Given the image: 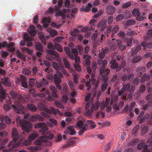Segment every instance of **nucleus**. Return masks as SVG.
Masks as SVG:
<instances>
[{
  "instance_id": "obj_1",
  "label": "nucleus",
  "mask_w": 152,
  "mask_h": 152,
  "mask_svg": "<svg viewBox=\"0 0 152 152\" xmlns=\"http://www.w3.org/2000/svg\"><path fill=\"white\" fill-rule=\"evenodd\" d=\"M16 121L17 124L21 126L23 130L21 133L20 137L21 139H24L27 134L29 133L32 126L30 122L25 120H21L19 116L16 117Z\"/></svg>"
},
{
  "instance_id": "obj_2",
  "label": "nucleus",
  "mask_w": 152,
  "mask_h": 152,
  "mask_svg": "<svg viewBox=\"0 0 152 152\" xmlns=\"http://www.w3.org/2000/svg\"><path fill=\"white\" fill-rule=\"evenodd\" d=\"M34 127L36 129H40L39 132L42 135V138L51 140L54 137V135L48 131L46 125L43 122H39L35 124Z\"/></svg>"
},
{
  "instance_id": "obj_3",
  "label": "nucleus",
  "mask_w": 152,
  "mask_h": 152,
  "mask_svg": "<svg viewBox=\"0 0 152 152\" xmlns=\"http://www.w3.org/2000/svg\"><path fill=\"white\" fill-rule=\"evenodd\" d=\"M12 137L13 141H11L7 145V147L13 148H15L18 147L20 145H22V141H19L18 142H16L17 141L19 138V136L17 129L15 128L12 129Z\"/></svg>"
},
{
  "instance_id": "obj_4",
  "label": "nucleus",
  "mask_w": 152,
  "mask_h": 152,
  "mask_svg": "<svg viewBox=\"0 0 152 152\" xmlns=\"http://www.w3.org/2000/svg\"><path fill=\"white\" fill-rule=\"evenodd\" d=\"M24 99L22 96L20 95L19 97L15 101L14 104L12 105V107L15 112L18 114H23L24 112L23 110L24 107L21 103V102H23Z\"/></svg>"
},
{
  "instance_id": "obj_5",
  "label": "nucleus",
  "mask_w": 152,
  "mask_h": 152,
  "mask_svg": "<svg viewBox=\"0 0 152 152\" xmlns=\"http://www.w3.org/2000/svg\"><path fill=\"white\" fill-rule=\"evenodd\" d=\"M86 124L84 123L82 121H79L77 124V126L78 128L81 129L79 132V134L82 135L85 131L87 130L88 125H91L93 124L94 122L91 120H88L86 121Z\"/></svg>"
},
{
  "instance_id": "obj_6",
  "label": "nucleus",
  "mask_w": 152,
  "mask_h": 152,
  "mask_svg": "<svg viewBox=\"0 0 152 152\" xmlns=\"http://www.w3.org/2000/svg\"><path fill=\"white\" fill-rule=\"evenodd\" d=\"M149 140L147 141V144L145 143L138 144L137 146L138 150H142V152H150L152 151V142H148Z\"/></svg>"
},
{
  "instance_id": "obj_7",
  "label": "nucleus",
  "mask_w": 152,
  "mask_h": 152,
  "mask_svg": "<svg viewBox=\"0 0 152 152\" xmlns=\"http://www.w3.org/2000/svg\"><path fill=\"white\" fill-rule=\"evenodd\" d=\"M54 76L53 80L55 83H61V79L63 78V74L60 71H56V73L54 74Z\"/></svg>"
},
{
  "instance_id": "obj_8",
  "label": "nucleus",
  "mask_w": 152,
  "mask_h": 152,
  "mask_svg": "<svg viewBox=\"0 0 152 152\" xmlns=\"http://www.w3.org/2000/svg\"><path fill=\"white\" fill-rule=\"evenodd\" d=\"M110 64V67L111 69H115V71L117 72L121 70L120 67L118 66V64L116 60L115 59L112 60L109 63Z\"/></svg>"
},
{
  "instance_id": "obj_9",
  "label": "nucleus",
  "mask_w": 152,
  "mask_h": 152,
  "mask_svg": "<svg viewBox=\"0 0 152 152\" xmlns=\"http://www.w3.org/2000/svg\"><path fill=\"white\" fill-rule=\"evenodd\" d=\"M122 88L125 91H128L132 94L134 91L135 87L133 85L130 86L129 84H123Z\"/></svg>"
},
{
  "instance_id": "obj_10",
  "label": "nucleus",
  "mask_w": 152,
  "mask_h": 152,
  "mask_svg": "<svg viewBox=\"0 0 152 152\" xmlns=\"http://www.w3.org/2000/svg\"><path fill=\"white\" fill-rule=\"evenodd\" d=\"M0 140V145H1L0 146V151L3 150L4 152H10L11 151H12V148H10L7 150L4 149V146H3V145H5L7 142L8 139H6L3 140L1 141Z\"/></svg>"
},
{
  "instance_id": "obj_11",
  "label": "nucleus",
  "mask_w": 152,
  "mask_h": 152,
  "mask_svg": "<svg viewBox=\"0 0 152 152\" xmlns=\"http://www.w3.org/2000/svg\"><path fill=\"white\" fill-rule=\"evenodd\" d=\"M47 53L49 54L55 56L57 61L58 62L61 61V58L59 57V54L53 50H48L47 51Z\"/></svg>"
},
{
  "instance_id": "obj_12",
  "label": "nucleus",
  "mask_w": 152,
  "mask_h": 152,
  "mask_svg": "<svg viewBox=\"0 0 152 152\" xmlns=\"http://www.w3.org/2000/svg\"><path fill=\"white\" fill-rule=\"evenodd\" d=\"M146 67L145 66L142 67H139L136 69V72L137 73V76L139 77H141L142 75V73L145 72Z\"/></svg>"
},
{
  "instance_id": "obj_13",
  "label": "nucleus",
  "mask_w": 152,
  "mask_h": 152,
  "mask_svg": "<svg viewBox=\"0 0 152 152\" xmlns=\"http://www.w3.org/2000/svg\"><path fill=\"white\" fill-rule=\"evenodd\" d=\"M91 56L88 54H84L83 57V58L85 60V63L86 65L89 66L90 65V60L91 58Z\"/></svg>"
},
{
  "instance_id": "obj_14",
  "label": "nucleus",
  "mask_w": 152,
  "mask_h": 152,
  "mask_svg": "<svg viewBox=\"0 0 152 152\" xmlns=\"http://www.w3.org/2000/svg\"><path fill=\"white\" fill-rule=\"evenodd\" d=\"M21 79L20 80V83L22 87L28 88V86L27 83V80L25 76L21 77Z\"/></svg>"
},
{
  "instance_id": "obj_15",
  "label": "nucleus",
  "mask_w": 152,
  "mask_h": 152,
  "mask_svg": "<svg viewBox=\"0 0 152 152\" xmlns=\"http://www.w3.org/2000/svg\"><path fill=\"white\" fill-rule=\"evenodd\" d=\"M36 115H31L28 113L25 114L24 118L26 119H28L29 121H33L36 120Z\"/></svg>"
},
{
  "instance_id": "obj_16",
  "label": "nucleus",
  "mask_w": 152,
  "mask_h": 152,
  "mask_svg": "<svg viewBox=\"0 0 152 152\" xmlns=\"http://www.w3.org/2000/svg\"><path fill=\"white\" fill-rule=\"evenodd\" d=\"M75 143V142L73 138H70L66 142V144L64 145L62 148H66L70 147L72 145H74Z\"/></svg>"
},
{
  "instance_id": "obj_17",
  "label": "nucleus",
  "mask_w": 152,
  "mask_h": 152,
  "mask_svg": "<svg viewBox=\"0 0 152 152\" xmlns=\"http://www.w3.org/2000/svg\"><path fill=\"white\" fill-rule=\"evenodd\" d=\"M125 91L122 88L121 90H118V94L119 96H121V98L123 100H125L126 98V96L127 95V93H125Z\"/></svg>"
},
{
  "instance_id": "obj_18",
  "label": "nucleus",
  "mask_w": 152,
  "mask_h": 152,
  "mask_svg": "<svg viewBox=\"0 0 152 152\" xmlns=\"http://www.w3.org/2000/svg\"><path fill=\"white\" fill-rule=\"evenodd\" d=\"M147 34V36L144 37V40L146 41L152 40V29H149L148 31Z\"/></svg>"
},
{
  "instance_id": "obj_19",
  "label": "nucleus",
  "mask_w": 152,
  "mask_h": 152,
  "mask_svg": "<svg viewBox=\"0 0 152 152\" xmlns=\"http://www.w3.org/2000/svg\"><path fill=\"white\" fill-rule=\"evenodd\" d=\"M38 107L39 110H44L48 113H49V114H51V112H50V110L45 107L43 104L42 103L39 104Z\"/></svg>"
},
{
  "instance_id": "obj_20",
  "label": "nucleus",
  "mask_w": 152,
  "mask_h": 152,
  "mask_svg": "<svg viewBox=\"0 0 152 152\" xmlns=\"http://www.w3.org/2000/svg\"><path fill=\"white\" fill-rule=\"evenodd\" d=\"M150 75L147 74L146 73H145L142 77L140 79V82L141 83H143L145 81H148L150 79Z\"/></svg>"
},
{
  "instance_id": "obj_21",
  "label": "nucleus",
  "mask_w": 152,
  "mask_h": 152,
  "mask_svg": "<svg viewBox=\"0 0 152 152\" xmlns=\"http://www.w3.org/2000/svg\"><path fill=\"white\" fill-rule=\"evenodd\" d=\"M2 83L6 86L10 87L11 85V81L8 77H5L2 79Z\"/></svg>"
},
{
  "instance_id": "obj_22",
  "label": "nucleus",
  "mask_w": 152,
  "mask_h": 152,
  "mask_svg": "<svg viewBox=\"0 0 152 152\" xmlns=\"http://www.w3.org/2000/svg\"><path fill=\"white\" fill-rule=\"evenodd\" d=\"M28 32L32 37H34L35 35V27L33 25H31L30 26V29L28 30Z\"/></svg>"
},
{
  "instance_id": "obj_23",
  "label": "nucleus",
  "mask_w": 152,
  "mask_h": 152,
  "mask_svg": "<svg viewBox=\"0 0 152 152\" xmlns=\"http://www.w3.org/2000/svg\"><path fill=\"white\" fill-rule=\"evenodd\" d=\"M92 6L90 2L88 4V5L86 6L85 8L84 6L82 7L80 9L81 10L83 11L86 12H89L91 9V8Z\"/></svg>"
},
{
  "instance_id": "obj_24",
  "label": "nucleus",
  "mask_w": 152,
  "mask_h": 152,
  "mask_svg": "<svg viewBox=\"0 0 152 152\" xmlns=\"http://www.w3.org/2000/svg\"><path fill=\"white\" fill-rule=\"evenodd\" d=\"M67 133H69L72 135H74L76 134V131L75 130L73 126H70L67 127Z\"/></svg>"
},
{
  "instance_id": "obj_25",
  "label": "nucleus",
  "mask_w": 152,
  "mask_h": 152,
  "mask_svg": "<svg viewBox=\"0 0 152 152\" xmlns=\"http://www.w3.org/2000/svg\"><path fill=\"white\" fill-rule=\"evenodd\" d=\"M97 26L98 28L101 27L100 30L101 31L104 30L107 27L105 22L103 20L100 21L97 24Z\"/></svg>"
},
{
  "instance_id": "obj_26",
  "label": "nucleus",
  "mask_w": 152,
  "mask_h": 152,
  "mask_svg": "<svg viewBox=\"0 0 152 152\" xmlns=\"http://www.w3.org/2000/svg\"><path fill=\"white\" fill-rule=\"evenodd\" d=\"M150 115L149 114H147L144 115L143 117L139 120V122L140 124L144 123L147 121L150 118Z\"/></svg>"
},
{
  "instance_id": "obj_27",
  "label": "nucleus",
  "mask_w": 152,
  "mask_h": 152,
  "mask_svg": "<svg viewBox=\"0 0 152 152\" xmlns=\"http://www.w3.org/2000/svg\"><path fill=\"white\" fill-rule=\"evenodd\" d=\"M35 48L36 50L40 52H43V49L42 45L39 42H37L35 45Z\"/></svg>"
},
{
  "instance_id": "obj_28",
  "label": "nucleus",
  "mask_w": 152,
  "mask_h": 152,
  "mask_svg": "<svg viewBox=\"0 0 152 152\" xmlns=\"http://www.w3.org/2000/svg\"><path fill=\"white\" fill-rule=\"evenodd\" d=\"M27 107L31 111H36L37 110L36 107L32 104H27Z\"/></svg>"
},
{
  "instance_id": "obj_29",
  "label": "nucleus",
  "mask_w": 152,
  "mask_h": 152,
  "mask_svg": "<svg viewBox=\"0 0 152 152\" xmlns=\"http://www.w3.org/2000/svg\"><path fill=\"white\" fill-rule=\"evenodd\" d=\"M59 10V8L56 6H54L53 8L50 7L47 12V13L48 14H52L53 11L55 10L56 11H57Z\"/></svg>"
},
{
  "instance_id": "obj_30",
  "label": "nucleus",
  "mask_w": 152,
  "mask_h": 152,
  "mask_svg": "<svg viewBox=\"0 0 152 152\" xmlns=\"http://www.w3.org/2000/svg\"><path fill=\"white\" fill-rule=\"evenodd\" d=\"M10 94L13 99H17V98L19 97L20 95L15 92L14 91H11Z\"/></svg>"
},
{
  "instance_id": "obj_31",
  "label": "nucleus",
  "mask_w": 152,
  "mask_h": 152,
  "mask_svg": "<svg viewBox=\"0 0 152 152\" xmlns=\"http://www.w3.org/2000/svg\"><path fill=\"white\" fill-rule=\"evenodd\" d=\"M99 105V102H96L95 104H93L91 107V111L92 112L94 110H97L98 109Z\"/></svg>"
},
{
  "instance_id": "obj_32",
  "label": "nucleus",
  "mask_w": 152,
  "mask_h": 152,
  "mask_svg": "<svg viewBox=\"0 0 152 152\" xmlns=\"http://www.w3.org/2000/svg\"><path fill=\"white\" fill-rule=\"evenodd\" d=\"M38 134L36 133H33L30 134L29 136V140L31 141L34 140L38 136Z\"/></svg>"
},
{
  "instance_id": "obj_33",
  "label": "nucleus",
  "mask_w": 152,
  "mask_h": 152,
  "mask_svg": "<svg viewBox=\"0 0 152 152\" xmlns=\"http://www.w3.org/2000/svg\"><path fill=\"white\" fill-rule=\"evenodd\" d=\"M54 49L60 52L63 51V50L61 45L55 42L54 44Z\"/></svg>"
},
{
  "instance_id": "obj_34",
  "label": "nucleus",
  "mask_w": 152,
  "mask_h": 152,
  "mask_svg": "<svg viewBox=\"0 0 152 152\" xmlns=\"http://www.w3.org/2000/svg\"><path fill=\"white\" fill-rule=\"evenodd\" d=\"M118 47L119 50L121 51L125 50L126 48V46L121 42L118 44Z\"/></svg>"
},
{
  "instance_id": "obj_35",
  "label": "nucleus",
  "mask_w": 152,
  "mask_h": 152,
  "mask_svg": "<svg viewBox=\"0 0 152 152\" xmlns=\"http://www.w3.org/2000/svg\"><path fill=\"white\" fill-rule=\"evenodd\" d=\"M142 59L140 56H136L132 59V62L133 64H135L140 62Z\"/></svg>"
},
{
  "instance_id": "obj_36",
  "label": "nucleus",
  "mask_w": 152,
  "mask_h": 152,
  "mask_svg": "<svg viewBox=\"0 0 152 152\" xmlns=\"http://www.w3.org/2000/svg\"><path fill=\"white\" fill-rule=\"evenodd\" d=\"M21 50L23 52H24L26 51L28 54H31L33 53V50L29 49V48L25 47L22 48Z\"/></svg>"
},
{
  "instance_id": "obj_37",
  "label": "nucleus",
  "mask_w": 152,
  "mask_h": 152,
  "mask_svg": "<svg viewBox=\"0 0 152 152\" xmlns=\"http://www.w3.org/2000/svg\"><path fill=\"white\" fill-rule=\"evenodd\" d=\"M73 76L74 77V83L77 84L78 82V78L79 77V75L76 73H73Z\"/></svg>"
},
{
  "instance_id": "obj_38",
  "label": "nucleus",
  "mask_w": 152,
  "mask_h": 152,
  "mask_svg": "<svg viewBox=\"0 0 152 152\" xmlns=\"http://www.w3.org/2000/svg\"><path fill=\"white\" fill-rule=\"evenodd\" d=\"M132 14L135 17H137L140 15H141V13L140 12L139 9H134L132 11Z\"/></svg>"
},
{
  "instance_id": "obj_39",
  "label": "nucleus",
  "mask_w": 152,
  "mask_h": 152,
  "mask_svg": "<svg viewBox=\"0 0 152 152\" xmlns=\"http://www.w3.org/2000/svg\"><path fill=\"white\" fill-rule=\"evenodd\" d=\"M16 55L17 57L20 59L23 60L25 58L24 56L22 55L20 52L18 50L16 51Z\"/></svg>"
},
{
  "instance_id": "obj_40",
  "label": "nucleus",
  "mask_w": 152,
  "mask_h": 152,
  "mask_svg": "<svg viewBox=\"0 0 152 152\" xmlns=\"http://www.w3.org/2000/svg\"><path fill=\"white\" fill-rule=\"evenodd\" d=\"M62 61L65 66L68 69H70V64L68 61L65 58H63Z\"/></svg>"
},
{
  "instance_id": "obj_41",
  "label": "nucleus",
  "mask_w": 152,
  "mask_h": 152,
  "mask_svg": "<svg viewBox=\"0 0 152 152\" xmlns=\"http://www.w3.org/2000/svg\"><path fill=\"white\" fill-rule=\"evenodd\" d=\"M135 102H131V103L130 105L129 108V112H130V115H131V117H132V115H133L132 113L131 112V111L132 108L135 106Z\"/></svg>"
},
{
  "instance_id": "obj_42",
  "label": "nucleus",
  "mask_w": 152,
  "mask_h": 152,
  "mask_svg": "<svg viewBox=\"0 0 152 152\" xmlns=\"http://www.w3.org/2000/svg\"><path fill=\"white\" fill-rule=\"evenodd\" d=\"M54 105L60 108H64V106L57 100L55 101Z\"/></svg>"
},
{
  "instance_id": "obj_43",
  "label": "nucleus",
  "mask_w": 152,
  "mask_h": 152,
  "mask_svg": "<svg viewBox=\"0 0 152 152\" xmlns=\"http://www.w3.org/2000/svg\"><path fill=\"white\" fill-rule=\"evenodd\" d=\"M41 148L39 146H30L28 148V150H34L38 151L40 150Z\"/></svg>"
},
{
  "instance_id": "obj_44",
  "label": "nucleus",
  "mask_w": 152,
  "mask_h": 152,
  "mask_svg": "<svg viewBox=\"0 0 152 152\" xmlns=\"http://www.w3.org/2000/svg\"><path fill=\"white\" fill-rule=\"evenodd\" d=\"M72 49V48L71 47H64V50L66 53L67 55H70Z\"/></svg>"
},
{
  "instance_id": "obj_45",
  "label": "nucleus",
  "mask_w": 152,
  "mask_h": 152,
  "mask_svg": "<svg viewBox=\"0 0 152 152\" xmlns=\"http://www.w3.org/2000/svg\"><path fill=\"white\" fill-rule=\"evenodd\" d=\"M90 25V27L89 26L88 27H86L84 28V30L86 31H87L90 30H93L94 29V28H93V27L95 26V24L94 23L91 24Z\"/></svg>"
},
{
  "instance_id": "obj_46",
  "label": "nucleus",
  "mask_w": 152,
  "mask_h": 152,
  "mask_svg": "<svg viewBox=\"0 0 152 152\" xmlns=\"http://www.w3.org/2000/svg\"><path fill=\"white\" fill-rule=\"evenodd\" d=\"M118 36L121 39H123L126 37V34L124 32L120 31L118 34Z\"/></svg>"
},
{
  "instance_id": "obj_47",
  "label": "nucleus",
  "mask_w": 152,
  "mask_h": 152,
  "mask_svg": "<svg viewBox=\"0 0 152 152\" xmlns=\"http://www.w3.org/2000/svg\"><path fill=\"white\" fill-rule=\"evenodd\" d=\"M42 23H49L51 21V19L49 18H42Z\"/></svg>"
},
{
  "instance_id": "obj_48",
  "label": "nucleus",
  "mask_w": 152,
  "mask_h": 152,
  "mask_svg": "<svg viewBox=\"0 0 152 152\" xmlns=\"http://www.w3.org/2000/svg\"><path fill=\"white\" fill-rule=\"evenodd\" d=\"M148 129V126H145L142 129L141 131V134L142 135H143L146 134Z\"/></svg>"
},
{
  "instance_id": "obj_49",
  "label": "nucleus",
  "mask_w": 152,
  "mask_h": 152,
  "mask_svg": "<svg viewBox=\"0 0 152 152\" xmlns=\"http://www.w3.org/2000/svg\"><path fill=\"white\" fill-rule=\"evenodd\" d=\"M126 34L129 36L132 37L135 35H136L137 34L135 33L134 31H132L130 29L126 32Z\"/></svg>"
},
{
  "instance_id": "obj_50",
  "label": "nucleus",
  "mask_w": 152,
  "mask_h": 152,
  "mask_svg": "<svg viewBox=\"0 0 152 152\" xmlns=\"http://www.w3.org/2000/svg\"><path fill=\"white\" fill-rule=\"evenodd\" d=\"M52 65L53 68L55 69L58 71L60 69V67L57 63L56 62L52 63Z\"/></svg>"
},
{
  "instance_id": "obj_51",
  "label": "nucleus",
  "mask_w": 152,
  "mask_h": 152,
  "mask_svg": "<svg viewBox=\"0 0 152 152\" xmlns=\"http://www.w3.org/2000/svg\"><path fill=\"white\" fill-rule=\"evenodd\" d=\"M114 11V9L113 7L112 6H109L107 9V12L109 14L113 13Z\"/></svg>"
},
{
  "instance_id": "obj_52",
  "label": "nucleus",
  "mask_w": 152,
  "mask_h": 152,
  "mask_svg": "<svg viewBox=\"0 0 152 152\" xmlns=\"http://www.w3.org/2000/svg\"><path fill=\"white\" fill-rule=\"evenodd\" d=\"M120 28L119 27L117 26H115L112 30V33L116 34Z\"/></svg>"
},
{
  "instance_id": "obj_53",
  "label": "nucleus",
  "mask_w": 152,
  "mask_h": 152,
  "mask_svg": "<svg viewBox=\"0 0 152 152\" xmlns=\"http://www.w3.org/2000/svg\"><path fill=\"white\" fill-rule=\"evenodd\" d=\"M151 102L149 101L147 104L145 105H143L142 107V109L144 111L146 110L148 107L150 106V104Z\"/></svg>"
},
{
  "instance_id": "obj_54",
  "label": "nucleus",
  "mask_w": 152,
  "mask_h": 152,
  "mask_svg": "<svg viewBox=\"0 0 152 152\" xmlns=\"http://www.w3.org/2000/svg\"><path fill=\"white\" fill-rule=\"evenodd\" d=\"M108 75L104 74L102 76L101 80L104 82H107L108 81Z\"/></svg>"
},
{
  "instance_id": "obj_55",
  "label": "nucleus",
  "mask_w": 152,
  "mask_h": 152,
  "mask_svg": "<svg viewBox=\"0 0 152 152\" xmlns=\"http://www.w3.org/2000/svg\"><path fill=\"white\" fill-rule=\"evenodd\" d=\"M4 108L6 111L7 112L9 111L11 109V107L8 104H4L3 105Z\"/></svg>"
},
{
  "instance_id": "obj_56",
  "label": "nucleus",
  "mask_w": 152,
  "mask_h": 152,
  "mask_svg": "<svg viewBox=\"0 0 152 152\" xmlns=\"http://www.w3.org/2000/svg\"><path fill=\"white\" fill-rule=\"evenodd\" d=\"M71 53L72 54L75 56H77L78 55V53L77 50L75 49H72L71 50Z\"/></svg>"
},
{
  "instance_id": "obj_57",
  "label": "nucleus",
  "mask_w": 152,
  "mask_h": 152,
  "mask_svg": "<svg viewBox=\"0 0 152 152\" xmlns=\"http://www.w3.org/2000/svg\"><path fill=\"white\" fill-rule=\"evenodd\" d=\"M48 48L50 49V50H52L54 49V46L51 42H49L47 45Z\"/></svg>"
},
{
  "instance_id": "obj_58",
  "label": "nucleus",
  "mask_w": 152,
  "mask_h": 152,
  "mask_svg": "<svg viewBox=\"0 0 152 152\" xmlns=\"http://www.w3.org/2000/svg\"><path fill=\"white\" fill-rule=\"evenodd\" d=\"M141 48L140 45H137L135 48L133 52L134 53H136L140 51L141 49Z\"/></svg>"
},
{
  "instance_id": "obj_59",
  "label": "nucleus",
  "mask_w": 152,
  "mask_h": 152,
  "mask_svg": "<svg viewBox=\"0 0 152 152\" xmlns=\"http://www.w3.org/2000/svg\"><path fill=\"white\" fill-rule=\"evenodd\" d=\"M124 17V15L123 14H121L119 15L116 18V20L118 21H119L122 20Z\"/></svg>"
},
{
  "instance_id": "obj_60",
  "label": "nucleus",
  "mask_w": 152,
  "mask_h": 152,
  "mask_svg": "<svg viewBox=\"0 0 152 152\" xmlns=\"http://www.w3.org/2000/svg\"><path fill=\"white\" fill-rule=\"evenodd\" d=\"M4 118L6 124H9L11 123V120L9 116H5Z\"/></svg>"
},
{
  "instance_id": "obj_61",
  "label": "nucleus",
  "mask_w": 152,
  "mask_h": 152,
  "mask_svg": "<svg viewBox=\"0 0 152 152\" xmlns=\"http://www.w3.org/2000/svg\"><path fill=\"white\" fill-rule=\"evenodd\" d=\"M50 89L52 91L51 92H58V91L57 89L56 88V87L53 85H51L50 86Z\"/></svg>"
},
{
  "instance_id": "obj_62",
  "label": "nucleus",
  "mask_w": 152,
  "mask_h": 152,
  "mask_svg": "<svg viewBox=\"0 0 152 152\" xmlns=\"http://www.w3.org/2000/svg\"><path fill=\"white\" fill-rule=\"evenodd\" d=\"M8 134L7 132L5 131H2L0 132V137H5L7 136Z\"/></svg>"
},
{
  "instance_id": "obj_63",
  "label": "nucleus",
  "mask_w": 152,
  "mask_h": 152,
  "mask_svg": "<svg viewBox=\"0 0 152 152\" xmlns=\"http://www.w3.org/2000/svg\"><path fill=\"white\" fill-rule=\"evenodd\" d=\"M50 32L51 36L53 37H55L58 34L57 31L55 30H51Z\"/></svg>"
},
{
  "instance_id": "obj_64",
  "label": "nucleus",
  "mask_w": 152,
  "mask_h": 152,
  "mask_svg": "<svg viewBox=\"0 0 152 152\" xmlns=\"http://www.w3.org/2000/svg\"><path fill=\"white\" fill-rule=\"evenodd\" d=\"M97 37V33H93L91 37V39L93 41H95Z\"/></svg>"
}]
</instances>
